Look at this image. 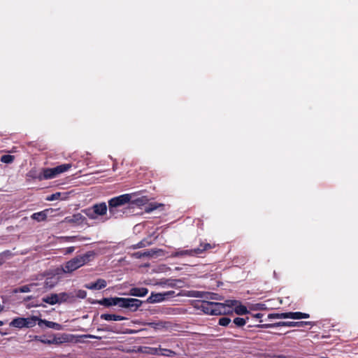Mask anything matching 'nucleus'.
<instances>
[{
  "mask_svg": "<svg viewBox=\"0 0 358 358\" xmlns=\"http://www.w3.org/2000/svg\"><path fill=\"white\" fill-rule=\"evenodd\" d=\"M142 305V301L134 298H120L119 307L127 308L131 311H136Z\"/></svg>",
  "mask_w": 358,
  "mask_h": 358,
  "instance_id": "6e6552de",
  "label": "nucleus"
},
{
  "mask_svg": "<svg viewBox=\"0 0 358 358\" xmlns=\"http://www.w3.org/2000/svg\"><path fill=\"white\" fill-rule=\"evenodd\" d=\"M15 159V156L11 155H4L1 157L0 161L4 164H11Z\"/></svg>",
  "mask_w": 358,
  "mask_h": 358,
  "instance_id": "bb28decb",
  "label": "nucleus"
},
{
  "mask_svg": "<svg viewBox=\"0 0 358 358\" xmlns=\"http://www.w3.org/2000/svg\"><path fill=\"white\" fill-rule=\"evenodd\" d=\"M71 166V164H63L53 168H43L41 169L43 180L55 178L59 174L68 171Z\"/></svg>",
  "mask_w": 358,
  "mask_h": 358,
  "instance_id": "39448f33",
  "label": "nucleus"
},
{
  "mask_svg": "<svg viewBox=\"0 0 358 358\" xmlns=\"http://www.w3.org/2000/svg\"><path fill=\"white\" fill-rule=\"evenodd\" d=\"M66 239H68L69 241H73L77 240V238H76V236H68V237H66Z\"/></svg>",
  "mask_w": 358,
  "mask_h": 358,
  "instance_id": "58836bf2",
  "label": "nucleus"
},
{
  "mask_svg": "<svg viewBox=\"0 0 358 358\" xmlns=\"http://www.w3.org/2000/svg\"><path fill=\"white\" fill-rule=\"evenodd\" d=\"M86 221V218L81 213H75L71 216H67L63 220V222L73 224H80Z\"/></svg>",
  "mask_w": 358,
  "mask_h": 358,
  "instance_id": "1a4fd4ad",
  "label": "nucleus"
},
{
  "mask_svg": "<svg viewBox=\"0 0 358 358\" xmlns=\"http://www.w3.org/2000/svg\"><path fill=\"white\" fill-rule=\"evenodd\" d=\"M218 245L215 243H208L205 241H201L199 247L190 249V250H181L175 252L173 254V257H183V256H190V257H201L206 252H210L212 250L217 248Z\"/></svg>",
  "mask_w": 358,
  "mask_h": 358,
  "instance_id": "f03ea898",
  "label": "nucleus"
},
{
  "mask_svg": "<svg viewBox=\"0 0 358 358\" xmlns=\"http://www.w3.org/2000/svg\"><path fill=\"white\" fill-rule=\"evenodd\" d=\"M131 198L130 194H124L110 199L108 201V210L110 215L116 217L118 208L128 203Z\"/></svg>",
  "mask_w": 358,
  "mask_h": 358,
  "instance_id": "20e7f679",
  "label": "nucleus"
},
{
  "mask_svg": "<svg viewBox=\"0 0 358 358\" xmlns=\"http://www.w3.org/2000/svg\"><path fill=\"white\" fill-rule=\"evenodd\" d=\"M107 205L105 202L95 203L90 208L83 209L82 212L90 219H96L98 216H103L107 213Z\"/></svg>",
  "mask_w": 358,
  "mask_h": 358,
  "instance_id": "423d86ee",
  "label": "nucleus"
},
{
  "mask_svg": "<svg viewBox=\"0 0 358 358\" xmlns=\"http://www.w3.org/2000/svg\"><path fill=\"white\" fill-rule=\"evenodd\" d=\"M74 250H75L74 246L68 247L66 248V251H65L64 254L65 255L71 254L72 252H74Z\"/></svg>",
  "mask_w": 358,
  "mask_h": 358,
  "instance_id": "f704fd0d",
  "label": "nucleus"
},
{
  "mask_svg": "<svg viewBox=\"0 0 358 358\" xmlns=\"http://www.w3.org/2000/svg\"><path fill=\"white\" fill-rule=\"evenodd\" d=\"M285 313H270L268 315V319H285Z\"/></svg>",
  "mask_w": 358,
  "mask_h": 358,
  "instance_id": "c756f323",
  "label": "nucleus"
},
{
  "mask_svg": "<svg viewBox=\"0 0 358 358\" xmlns=\"http://www.w3.org/2000/svg\"><path fill=\"white\" fill-rule=\"evenodd\" d=\"M307 325L313 326V322H278L273 324H259L255 325L257 327H262V328H273L276 327H304Z\"/></svg>",
  "mask_w": 358,
  "mask_h": 358,
  "instance_id": "0eeeda50",
  "label": "nucleus"
},
{
  "mask_svg": "<svg viewBox=\"0 0 358 358\" xmlns=\"http://www.w3.org/2000/svg\"><path fill=\"white\" fill-rule=\"evenodd\" d=\"M24 317L14 318L10 323V326L18 329L24 327Z\"/></svg>",
  "mask_w": 358,
  "mask_h": 358,
  "instance_id": "4be33fe9",
  "label": "nucleus"
},
{
  "mask_svg": "<svg viewBox=\"0 0 358 358\" xmlns=\"http://www.w3.org/2000/svg\"><path fill=\"white\" fill-rule=\"evenodd\" d=\"M286 318H290L293 320L306 319L310 317V315L301 312H287L285 313Z\"/></svg>",
  "mask_w": 358,
  "mask_h": 358,
  "instance_id": "dca6fc26",
  "label": "nucleus"
},
{
  "mask_svg": "<svg viewBox=\"0 0 358 358\" xmlns=\"http://www.w3.org/2000/svg\"><path fill=\"white\" fill-rule=\"evenodd\" d=\"M199 308L204 313L210 315H225L229 313L226 305L222 303L203 301Z\"/></svg>",
  "mask_w": 358,
  "mask_h": 358,
  "instance_id": "7ed1b4c3",
  "label": "nucleus"
},
{
  "mask_svg": "<svg viewBox=\"0 0 358 358\" xmlns=\"http://www.w3.org/2000/svg\"><path fill=\"white\" fill-rule=\"evenodd\" d=\"M148 293L146 287H133L129 291V294L134 296H145Z\"/></svg>",
  "mask_w": 358,
  "mask_h": 358,
  "instance_id": "a211bd4d",
  "label": "nucleus"
},
{
  "mask_svg": "<svg viewBox=\"0 0 358 358\" xmlns=\"http://www.w3.org/2000/svg\"><path fill=\"white\" fill-rule=\"evenodd\" d=\"M41 301L45 303H48L49 305H55L58 303V296L57 294L56 293H51L50 294H48L46 296H44Z\"/></svg>",
  "mask_w": 358,
  "mask_h": 358,
  "instance_id": "f3484780",
  "label": "nucleus"
},
{
  "mask_svg": "<svg viewBox=\"0 0 358 358\" xmlns=\"http://www.w3.org/2000/svg\"><path fill=\"white\" fill-rule=\"evenodd\" d=\"M237 303L238 301L236 300H227L226 301V303L224 304L226 305L227 309L228 308H231L234 306Z\"/></svg>",
  "mask_w": 358,
  "mask_h": 358,
  "instance_id": "473e14b6",
  "label": "nucleus"
},
{
  "mask_svg": "<svg viewBox=\"0 0 358 358\" xmlns=\"http://www.w3.org/2000/svg\"><path fill=\"white\" fill-rule=\"evenodd\" d=\"M35 339L37 340V341H40L43 343H47V344H52V343H59L55 338L53 339L52 341H50V340H43V339H41L40 337L38 336H35Z\"/></svg>",
  "mask_w": 358,
  "mask_h": 358,
  "instance_id": "7c9ffc66",
  "label": "nucleus"
},
{
  "mask_svg": "<svg viewBox=\"0 0 358 358\" xmlns=\"http://www.w3.org/2000/svg\"><path fill=\"white\" fill-rule=\"evenodd\" d=\"M150 243H148L147 241H145V240H143L141 241H140L139 243H138L135 246H134V248H143V247H145L147 245H149Z\"/></svg>",
  "mask_w": 358,
  "mask_h": 358,
  "instance_id": "72a5a7b5",
  "label": "nucleus"
},
{
  "mask_svg": "<svg viewBox=\"0 0 358 358\" xmlns=\"http://www.w3.org/2000/svg\"><path fill=\"white\" fill-rule=\"evenodd\" d=\"M64 194V193L62 192H56L55 194H51L47 198L48 201H55L58 199H64L65 197H62V196Z\"/></svg>",
  "mask_w": 358,
  "mask_h": 358,
  "instance_id": "c85d7f7f",
  "label": "nucleus"
},
{
  "mask_svg": "<svg viewBox=\"0 0 358 358\" xmlns=\"http://www.w3.org/2000/svg\"><path fill=\"white\" fill-rule=\"evenodd\" d=\"M2 325H3V322L0 320V327L2 326Z\"/></svg>",
  "mask_w": 358,
  "mask_h": 358,
  "instance_id": "a19ab883",
  "label": "nucleus"
},
{
  "mask_svg": "<svg viewBox=\"0 0 358 358\" xmlns=\"http://www.w3.org/2000/svg\"><path fill=\"white\" fill-rule=\"evenodd\" d=\"M211 299H217L215 297H211Z\"/></svg>",
  "mask_w": 358,
  "mask_h": 358,
  "instance_id": "79ce46f5",
  "label": "nucleus"
},
{
  "mask_svg": "<svg viewBox=\"0 0 358 358\" xmlns=\"http://www.w3.org/2000/svg\"><path fill=\"white\" fill-rule=\"evenodd\" d=\"M250 315H251L252 319H260L263 317L262 313H256V314L250 313Z\"/></svg>",
  "mask_w": 358,
  "mask_h": 358,
  "instance_id": "e433bc0d",
  "label": "nucleus"
},
{
  "mask_svg": "<svg viewBox=\"0 0 358 358\" xmlns=\"http://www.w3.org/2000/svg\"><path fill=\"white\" fill-rule=\"evenodd\" d=\"M246 324V320L242 317H236L234 319L232 324L230 327L234 328V327H242Z\"/></svg>",
  "mask_w": 358,
  "mask_h": 358,
  "instance_id": "b1692460",
  "label": "nucleus"
},
{
  "mask_svg": "<svg viewBox=\"0 0 358 358\" xmlns=\"http://www.w3.org/2000/svg\"><path fill=\"white\" fill-rule=\"evenodd\" d=\"M95 256L94 251L77 255L65 263L62 269L66 273H71L91 262Z\"/></svg>",
  "mask_w": 358,
  "mask_h": 358,
  "instance_id": "f257e3e1",
  "label": "nucleus"
},
{
  "mask_svg": "<svg viewBox=\"0 0 358 358\" xmlns=\"http://www.w3.org/2000/svg\"><path fill=\"white\" fill-rule=\"evenodd\" d=\"M151 350L154 355H156L158 356L173 357L176 355V352H174L170 349H166V348H153Z\"/></svg>",
  "mask_w": 358,
  "mask_h": 358,
  "instance_id": "9b49d317",
  "label": "nucleus"
},
{
  "mask_svg": "<svg viewBox=\"0 0 358 358\" xmlns=\"http://www.w3.org/2000/svg\"><path fill=\"white\" fill-rule=\"evenodd\" d=\"M58 296V304H61L66 302H71L74 300V295L72 293L68 292H60L57 294Z\"/></svg>",
  "mask_w": 358,
  "mask_h": 358,
  "instance_id": "2eb2a0df",
  "label": "nucleus"
},
{
  "mask_svg": "<svg viewBox=\"0 0 358 358\" xmlns=\"http://www.w3.org/2000/svg\"><path fill=\"white\" fill-rule=\"evenodd\" d=\"M136 255H137V257H142V256H147V257H148V256H150L151 255H150V252H144V253H143V254H141H141H139V253L138 252V253L136 254Z\"/></svg>",
  "mask_w": 358,
  "mask_h": 358,
  "instance_id": "4c0bfd02",
  "label": "nucleus"
},
{
  "mask_svg": "<svg viewBox=\"0 0 358 358\" xmlns=\"http://www.w3.org/2000/svg\"><path fill=\"white\" fill-rule=\"evenodd\" d=\"M234 312L238 315H243L250 313L246 306L239 304L234 308Z\"/></svg>",
  "mask_w": 358,
  "mask_h": 358,
  "instance_id": "393cba45",
  "label": "nucleus"
},
{
  "mask_svg": "<svg viewBox=\"0 0 358 358\" xmlns=\"http://www.w3.org/2000/svg\"><path fill=\"white\" fill-rule=\"evenodd\" d=\"M169 293H154L152 292L150 296L147 299V302L149 303H155L162 302L165 299L166 296H169Z\"/></svg>",
  "mask_w": 358,
  "mask_h": 358,
  "instance_id": "f8f14e48",
  "label": "nucleus"
},
{
  "mask_svg": "<svg viewBox=\"0 0 358 358\" xmlns=\"http://www.w3.org/2000/svg\"><path fill=\"white\" fill-rule=\"evenodd\" d=\"M100 317L106 321H121L124 320V317L121 315L108 313L101 314Z\"/></svg>",
  "mask_w": 358,
  "mask_h": 358,
  "instance_id": "6ab92c4d",
  "label": "nucleus"
},
{
  "mask_svg": "<svg viewBox=\"0 0 358 358\" xmlns=\"http://www.w3.org/2000/svg\"><path fill=\"white\" fill-rule=\"evenodd\" d=\"M55 286V284L54 283H51L50 281H49V279H46L45 281V283H44V287H49V288H52Z\"/></svg>",
  "mask_w": 358,
  "mask_h": 358,
  "instance_id": "c9c22d12",
  "label": "nucleus"
},
{
  "mask_svg": "<svg viewBox=\"0 0 358 358\" xmlns=\"http://www.w3.org/2000/svg\"><path fill=\"white\" fill-rule=\"evenodd\" d=\"M27 176L32 179H37L41 181L43 180L42 170L40 172H38L36 169H33L29 171Z\"/></svg>",
  "mask_w": 358,
  "mask_h": 358,
  "instance_id": "5701e85b",
  "label": "nucleus"
},
{
  "mask_svg": "<svg viewBox=\"0 0 358 358\" xmlns=\"http://www.w3.org/2000/svg\"><path fill=\"white\" fill-rule=\"evenodd\" d=\"M231 320L227 317H222L219 319L218 324L222 327L231 326Z\"/></svg>",
  "mask_w": 358,
  "mask_h": 358,
  "instance_id": "cd10ccee",
  "label": "nucleus"
},
{
  "mask_svg": "<svg viewBox=\"0 0 358 358\" xmlns=\"http://www.w3.org/2000/svg\"><path fill=\"white\" fill-rule=\"evenodd\" d=\"M119 300L120 297L103 298L102 299L96 300L94 303H98L106 307H110L111 306H119Z\"/></svg>",
  "mask_w": 358,
  "mask_h": 358,
  "instance_id": "9d476101",
  "label": "nucleus"
},
{
  "mask_svg": "<svg viewBox=\"0 0 358 358\" xmlns=\"http://www.w3.org/2000/svg\"><path fill=\"white\" fill-rule=\"evenodd\" d=\"M107 282L104 279H98L96 282H91L86 285L90 289H101L106 287Z\"/></svg>",
  "mask_w": 358,
  "mask_h": 358,
  "instance_id": "4468645a",
  "label": "nucleus"
},
{
  "mask_svg": "<svg viewBox=\"0 0 358 358\" xmlns=\"http://www.w3.org/2000/svg\"><path fill=\"white\" fill-rule=\"evenodd\" d=\"M33 285H35V284L26 285L21 286V287L15 289L14 290V292L15 293H18V292L27 293V292H29L31 291L30 287L33 286Z\"/></svg>",
  "mask_w": 358,
  "mask_h": 358,
  "instance_id": "a878e982",
  "label": "nucleus"
},
{
  "mask_svg": "<svg viewBox=\"0 0 358 358\" xmlns=\"http://www.w3.org/2000/svg\"><path fill=\"white\" fill-rule=\"evenodd\" d=\"M48 211V210L47 209V210H42V211H40L38 213H34V214H32L31 217L33 220H36L38 222L44 221L47 219Z\"/></svg>",
  "mask_w": 358,
  "mask_h": 358,
  "instance_id": "aec40b11",
  "label": "nucleus"
},
{
  "mask_svg": "<svg viewBox=\"0 0 358 358\" xmlns=\"http://www.w3.org/2000/svg\"><path fill=\"white\" fill-rule=\"evenodd\" d=\"M148 325L155 329H159L160 327H164L162 322H149Z\"/></svg>",
  "mask_w": 358,
  "mask_h": 358,
  "instance_id": "2f4dec72",
  "label": "nucleus"
},
{
  "mask_svg": "<svg viewBox=\"0 0 358 358\" xmlns=\"http://www.w3.org/2000/svg\"><path fill=\"white\" fill-rule=\"evenodd\" d=\"M245 319L246 320V322H247L250 319H252L251 315H250V316H247Z\"/></svg>",
  "mask_w": 358,
  "mask_h": 358,
  "instance_id": "ea45409f",
  "label": "nucleus"
},
{
  "mask_svg": "<svg viewBox=\"0 0 358 358\" xmlns=\"http://www.w3.org/2000/svg\"><path fill=\"white\" fill-rule=\"evenodd\" d=\"M38 325L41 328L45 326L47 328L54 329L56 330H59L61 329V324L55 322L48 321L43 319L38 320Z\"/></svg>",
  "mask_w": 358,
  "mask_h": 358,
  "instance_id": "ddd939ff",
  "label": "nucleus"
},
{
  "mask_svg": "<svg viewBox=\"0 0 358 358\" xmlns=\"http://www.w3.org/2000/svg\"><path fill=\"white\" fill-rule=\"evenodd\" d=\"M39 320H41V318H38L37 316L24 317V327L30 328L34 327L36 323L38 324Z\"/></svg>",
  "mask_w": 358,
  "mask_h": 358,
  "instance_id": "412c9836",
  "label": "nucleus"
}]
</instances>
